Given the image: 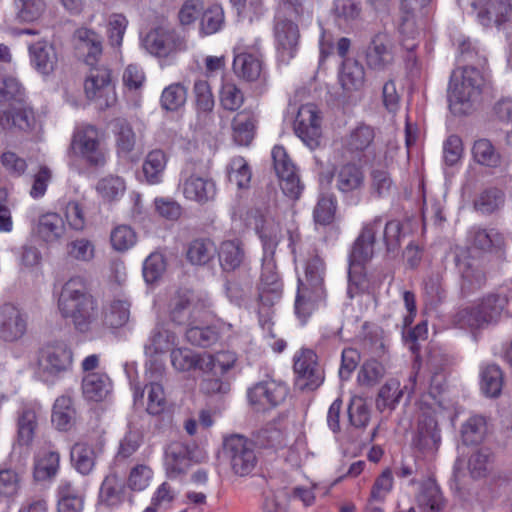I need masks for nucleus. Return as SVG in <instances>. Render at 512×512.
<instances>
[{
	"mask_svg": "<svg viewBox=\"0 0 512 512\" xmlns=\"http://www.w3.org/2000/svg\"><path fill=\"white\" fill-rule=\"evenodd\" d=\"M58 308L81 333L90 331L99 316L97 302L88 292L85 279L79 276L70 278L63 286Z\"/></svg>",
	"mask_w": 512,
	"mask_h": 512,
	"instance_id": "1",
	"label": "nucleus"
},
{
	"mask_svg": "<svg viewBox=\"0 0 512 512\" xmlns=\"http://www.w3.org/2000/svg\"><path fill=\"white\" fill-rule=\"evenodd\" d=\"M325 264L315 255L311 257L305 267V277L299 279L297 295L294 304L295 315L302 324L324 304L326 289L324 286Z\"/></svg>",
	"mask_w": 512,
	"mask_h": 512,
	"instance_id": "2",
	"label": "nucleus"
},
{
	"mask_svg": "<svg viewBox=\"0 0 512 512\" xmlns=\"http://www.w3.org/2000/svg\"><path fill=\"white\" fill-rule=\"evenodd\" d=\"M67 156L70 160L82 161L90 168H103L107 163L108 150L101 131L92 124L77 125L67 148Z\"/></svg>",
	"mask_w": 512,
	"mask_h": 512,
	"instance_id": "3",
	"label": "nucleus"
},
{
	"mask_svg": "<svg viewBox=\"0 0 512 512\" xmlns=\"http://www.w3.org/2000/svg\"><path fill=\"white\" fill-rule=\"evenodd\" d=\"M260 239L263 247V257L258 298L263 308H270L280 300L283 292V283L277 272L274 258L279 243V236L277 232L262 230Z\"/></svg>",
	"mask_w": 512,
	"mask_h": 512,
	"instance_id": "4",
	"label": "nucleus"
},
{
	"mask_svg": "<svg viewBox=\"0 0 512 512\" xmlns=\"http://www.w3.org/2000/svg\"><path fill=\"white\" fill-rule=\"evenodd\" d=\"M484 77L482 73L473 66H467L461 71H453L449 88V107L455 115L468 114L482 91Z\"/></svg>",
	"mask_w": 512,
	"mask_h": 512,
	"instance_id": "5",
	"label": "nucleus"
},
{
	"mask_svg": "<svg viewBox=\"0 0 512 512\" xmlns=\"http://www.w3.org/2000/svg\"><path fill=\"white\" fill-rule=\"evenodd\" d=\"M507 305L506 294L489 293L475 305L458 310L454 315V323L460 328H482L497 323Z\"/></svg>",
	"mask_w": 512,
	"mask_h": 512,
	"instance_id": "6",
	"label": "nucleus"
},
{
	"mask_svg": "<svg viewBox=\"0 0 512 512\" xmlns=\"http://www.w3.org/2000/svg\"><path fill=\"white\" fill-rule=\"evenodd\" d=\"M439 412L440 405L437 407L423 406L417 420L413 446L424 458H434L441 445Z\"/></svg>",
	"mask_w": 512,
	"mask_h": 512,
	"instance_id": "7",
	"label": "nucleus"
},
{
	"mask_svg": "<svg viewBox=\"0 0 512 512\" xmlns=\"http://www.w3.org/2000/svg\"><path fill=\"white\" fill-rule=\"evenodd\" d=\"M222 455L229 462L233 473L238 476L250 474L257 464L253 442L240 434L224 437Z\"/></svg>",
	"mask_w": 512,
	"mask_h": 512,
	"instance_id": "8",
	"label": "nucleus"
},
{
	"mask_svg": "<svg viewBox=\"0 0 512 512\" xmlns=\"http://www.w3.org/2000/svg\"><path fill=\"white\" fill-rule=\"evenodd\" d=\"M73 354L63 342L46 345L40 351L38 366L39 373L45 382H54L71 370Z\"/></svg>",
	"mask_w": 512,
	"mask_h": 512,
	"instance_id": "9",
	"label": "nucleus"
},
{
	"mask_svg": "<svg viewBox=\"0 0 512 512\" xmlns=\"http://www.w3.org/2000/svg\"><path fill=\"white\" fill-rule=\"evenodd\" d=\"M205 303L191 290H179L170 299L169 317L177 325L198 323Z\"/></svg>",
	"mask_w": 512,
	"mask_h": 512,
	"instance_id": "10",
	"label": "nucleus"
},
{
	"mask_svg": "<svg viewBox=\"0 0 512 512\" xmlns=\"http://www.w3.org/2000/svg\"><path fill=\"white\" fill-rule=\"evenodd\" d=\"M87 98L94 101L97 107L104 110L116 102L115 87L111 80V72L106 67H93L85 81Z\"/></svg>",
	"mask_w": 512,
	"mask_h": 512,
	"instance_id": "11",
	"label": "nucleus"
},
{
	"mask_svg": "<svg viewBox=\"0 0 512 512\" xmlns=\"http://www.w3.org/2000/svg\"><path fill=\"white\" fill-rule=\"evenodd\" d=\"M142 46L151 55L168 57L187 48L186 39L175 30L162 27L152 29L142 39Z\"/></svg>",
	"mask_w": 512,
	"mask_h": 512,
	"instance_id": "12",
	"label": "nucleus"
},
{
	"mask_svg": "<svg viewBox=\"0 0 512 512\" xmlns=\"http://www.w3.org/2000/svg\"><path fill=\"white\" fill-rule=\"evenodd\" d=\"M322 117L317 106L312 103L302 105L294 121V132L310 149L320 145Z\"/></svg>",
	"mask_w": 512,
	"mask_h": 512,
	"instance_id": "13",
	"label": "nucleus"
},
{
	"mask_svg": "<svg viewBox=\"0 0 512 512\" xmlns=\"http://www.w3.org/2000/svg\"><path fill=\"white\" fill-rule=\"evenodd\" d=\"M294 371L296 386L300 390L313 391L324 380L323 370L317 362V355L310 349H302L295 355Z\"/></svg>",
	"mask_w": 512,
	"mask_h": 512,
	"instance_id": "14",
	"label": "nucleus"
},
{
	"mask_svg": "<svg viewBox=\"0 0 512 512\" xmlns=\"http://www.w3.org/2000/svg\"><path fill=\"white\" fill-rule=\"evenodd\" d=\"M28 315L12 303L0 305V339L7 343L20 340L27 332Z\"/></svg>",
	"mask_w": 512,
	"mask_h": 512,
	"instance_id": "15",
	"label": "nucleus"
},
{
	"mask_svg": "<svg viewBox=\"0 0 512 512\" xmlns=\"http://www.w3.org/2000/svg\"><path fill=\"white\" fill-rule=\"evenodd\" d=\"M288 394L285 384L275 380L257 383L248 391L249 402L256 410H266L281 404Z\"/></svg>",
	"mask_w": 512,
	"mask_h": 512,
	"instance_id": "16",
	"label": "nucleus"
},
{
	"mask_svg": "<svg viewBox=\"0 0 512 512\" xmlns=\"http://www.w3.org/2000/svg\"><path fill=\"white\" fill-rule=\"evenodd\" d=\"M181 189L186 199L199 204L212 201L217 193L216 184L212 178L190 173L188 170L182 172Z\"/></svg>",
	"mask_w": 512,
	"mask_h": 512,
	"instance_id": "17",
	"label": "nucleus"
},
{
	"mask_svg": "<svg viewBox=\"0 0 512 512\" xmlns=\"http://www.w3.org/2000/svg\"><path fill=\"white\" fill-rule=\"evenodd\" d=\"M274 37L279 59L288 63L297 52L300 38L298 26L291 20L277 17L274 24Z\"/></svg>",
	"mask_w": 512,
	"mask_h": 512,
	"instance_id": "18",
	"label": "nucleus"
},
{
	"mask_svg": "<svg viewBox=\"0 0 512 512\" xmlns=\"http://www.w3.org/2000/svg\"><path fill=\"white\" fill-rule=\"evenodd\" d=\"M393 61L394 52L391 39L385 33L376 34L366 50L368 67L379 71L385 70Z\"/></svg>",
	"mask_w": 512,
	"mask_h": 512,
	"instance_id": "19",
	"label": "nucleus"
},
{
	"mask_svg": "<svg viewBox=\"0 0 512 512\" xmlns=\"http://www.w3.org/2000/svg\"><path fill=\"white\" fill-rule=\"evenodd\" d=\"M158 375H162V367L157 366L155 372L150 371L148 378L150 383L145 385L144 389L135 387L134 401L135 404L142 402L145 390H147V407L146 411L151 415H159L166 408V397L163 386L154 381Z\"/></svg>",
	"mask_w": 512,
	"mask_h": 512,
	"instance_id": "20",
	"label": "nucleus"
},
{
	"mask_svg": "<svg viewBox=\"0 0 512 512\" xmlns=\"http://www.w3.org/2000/svg\"><path fill=\"white\" fill-rule=\"evenodd\" d=\"M382 224L383 219L381 216H376L371 221L363 224L350 253L353 254L354 259L357 261H370L372 259L376 234L381 229Z\"/></svg>",
	"mask_w": 512,
	"mask_h": 512,
	"instance_id": "21",
	"label": "nucleus"
},
{
	"mask_svg": "<svg viewBox=\"0 0 512 512\" xmlns=\"http://www.w3.org/2000/svg\"><path fill=\"white\" fill-rule=\"evenodd\" d=\"M192 93L199 126L204 128L213 121L215 99L211 86L208 81L198 79L194 82Z\"/></svg>",
	"mask_w": 512,
	"mask_h": 512,
	"instance_id": "22",
	"label": "nucleus"
},
{
	"mask_svg": "<svg viewBox=\"0 0 512 512\" xmlns=\"http://www.w3.org/2000/svg\"><path fill=\"white\" fill-rule=\"evenodd\" d=\"M33 231L41 241L54 244L64 237L66 226L60 214L47 212L37 218Z\"/></svg>",
	"mask_w": 512,
	"mask_h": 512,
	"instance_id": "23",
	"label": "nucleus"
},
{
	"mask_svg": "<svg viewBox=\"0 0 512 512\" xmlns=\"http://www.w3.org/2000/svg\"><path fill=\"white\" fill-rule=\"evenodd\" d=\"M335 187L342 194H352L361 191L365 176L360 165L347 162L340 165L335 171Z\"/></svg>",
	"mask_w": 512,
	"mask_h": 512,
	"instance_id": "24",
	"label": "nucleus"
},
{
	"mask_svg": "<svg viewBox=\"0 0 512 512\" xmlns=\"http://www.w3.org/2000/svg\"><path fill=\"white\" fill-rule=\"evenodd\" d=\"M461 270V294L469 296L484 287L486 272L481 260L471 258L463 262Z\"/></svg>",
	"mask_w": 512,
	"mask_h": 512,
	"instance_id": "25",
	"label": "nucleus"
},
{
	"mask_svg": "<svg viewBox=\"0 0 512 512\" xmlns=\"http://www.w3.org/2000/svg\"><path fill=\"white\" fill-rule=\"evenodd\" d=\"M126 499V486L115 472H110L103 479L99 489V504L107 508H117Z\"/></svg>",
	"mask_w": 512,
	"mask_h": 512,
	"instance_id": "26",
	"label": "nucleus"
},
{
	"mask_svg": "<svg viewBox=\"0 0 512 512\" xmlns=\"http://www.w3.org/2000/svg\"><path fill=\"white\" fill-rule=\"evenodd\" d=\"M101 452V447L93 446L87 442H77L70 451L71 464L78 473L88 476L94 471L97 458Z\"/></svg>",
	"mask_w": 512,
	"mask_h": 512,
	"instance_id": "27",
	"label": "nucleus"
},
{
	"mask_svg": "<svg viewBox=\"0 0 512 512\" xmlns=\"http://www.w3.org/2000/svg\"><path fill=\"white\" fill-rule=\"evenodd\" d=\"M234 73L246 82H255L265 79L263 61L252 53H239L233 61Z\"/></svg>",
	"mask_w": 512,
	"mask_h": 512,
	"instance_id": "28",
	"label": "nucleus"
},
{
	"mask_svg": "<svg viewBox=\"0 0 512 512\" xmlns=\"http://www.w3.org/2000/svg\"><path fill=\"white\" fill-rule=\"evenodd\" d=\"M476 9L478 20L484 27L502 25L509 19L512 12L509 0H489Z\"/></svg>",
	"mask_w": 512,
	"mask_h": 512,
	"instance_id": "29",
	"label": "nucleus"
},
{
	"mask_svg": "<svg viewBox=\"0 0 512 512\" xmlns=\"http://www.w3.org/2000/svg\"><path fill=\"white\" fill-rule=\"evenodd\" d=\"M32 66L43 76L50 75L56 68L58 59L55 48L44 41L29 46Z\"/></svg>",
	"mask_w": 512,
	"mask_h": 512,
	"instance_id": "30",
	"label": "nucleus"
},
{
	"mask_svg": "<svg viewBox=\"0 0 512 512\" xmlns=\"http://www.w3.org/2000/svg\"><path fill=\"white\" fill-rule=\"evenodd\" d=\"M35 121L32 108L26 103L10 106L9 109H0V125L4 128L18 127L21 130L30 129Z\"/></svg>",
	"mask_w": 512,
	"mask_h": 512,
	"instance_id": "31",
	"label": "nucleus"
},
{
	"mask_svg": "<svg viewBox=\"0 0 512 512\" xmlns=\"http://www.w3.org/2000/svg\"><path fill=\"white\" fill-rule=\"evenodd\" d=\"M177 336L174 332L166 328L165 324L157 323L152 329L147 342L145 343V354L153 357L158 354H164L172 351L176 345Z\"/></svg>",
	"mask_w": 512,
	"mask_h": 512,
	"instance_id": "32",
	"label": "nucleus"
},
{
	"mask_svg": "<svg viewBox=\"0 0 512 512\" xmlns=\"http://www.w3.org/2000/svg\"><path fill=\"white\" fill-rule=\"evenodd\" d=\"M188 447L181 442L170 443L165 450V467L169 477L175 478L190 467Z\"/></svg>",
	"mask_w": 512,
	"mask_h": 512,
	"instance_id": "33",
	"label": "nucleus"
},
{
	"mask_svg": "<svg viewBox=\"0 0 512 512\" xmlns=\"http://www.w3.org/2000/svg\"><path fill=\"white\" fill-rule=\"evenodd\" d=\"M57 512H82L84 497L69 479H62L57 488Z\"/></svg>",
	"mask_w": 512,
	"mask_h": 512,
	"instance_id": "34",
	"label": "nucleus"
},
{
	"mask_svg": "<svg viewBox=\"0 0 512 512\" xmlns=\"http://www.w3.org/2000/svg\"><path fill=\"white\" fill-rule=\"evenodd\" d=\"M339 81L347 94L360 90L365 81L364 67L354 59H345L339 73Z\"/></svg>",
	"mask_w": 512,
	"mask_h": 512,
	"instance_id": "35",
	"label": "nucleus"
},
{
	"mask_svg": "<svg viewBox=\"0 0 512 512\" xmlns=\"http://www.w3.org/2000/svg\"><path fill=\"white\" fill-rule=\"evenodd\" d=\"M416 500L420 512H441L445 505L438 485L431 479L421 484Z\"/></svg>",
	"mask_w": 512,
	"mask_h": 512,
	"instance_id": "36",
	"label": "nucleus"
},
{
	"mask_svg": "<svg viewBox=\"0 0 512 512\" xmlns=\"http://www.w3.org/2000/svg\"><path fill=\"white\" fill-rule=\"evenodd\" d=\"M37 413L33 405H25L18 412L17 439L20 445L28 446L32 443L38 425Z\"/></svg>",
	"mask_w": 512,
	"mask_h": 512,
	"instance_id": "37",
	"label": "nucleus"
},
{
	"mask_svg": "<svg viewBox=\"0 0 512 512\" xmlns=\"http://www.w3.org/2000/svg\"><path fill=\"white\" fill-rule=\"evenodd\" d=\"M374 138V129L367 124L361 123L350 130L343 138V147L350 153H360L370 147Z\"/></svg>",
	"mask_w": 512,
	"mask_h": 512,
	"instance_id": "38",
	"label": "nucleus"
},
{
	"mask_svg": "<svg viewBox=\"0 0 512 512\" xmlns=\"http://www.w3.org/2000/svg\"><path fill=\"white\" fill-rule=\"evenodd\" d=\"M110 379L104 373L91 372L82 380V392L86 399L91 401L103 400L110 391Z\"/></svg>",
	"mask_w": 512,
	"mask_h": 512,
	"instance_id": "39",
	"label": "nucleus"
},
{
	"mask_svg": "<svg viewBox=\"0 0 512 512\" xmlns=\"http://www.w3.org/2000/svg\"><path fill=\"white\" fill-rule=\"evenodd\" d=\"M219 261L223 270L234 271L245 259V252L239 240H227L219 248Z\"/></svg>",
	"mask_w": 512,
	"mask_h": 512,
	"instance_id": "40",
	"label": "nucleus"
},
{
	"mask_svg": "<svg viewBox=\"0 0 512 512\" xmlns=\"http://www.w3.org/2000/svg\"><path fill=\"white\" fill-rule=\"evenodd\" d=\"M426 0H401V20L399 24V32L406 39H415L419 34L416 22L414 19V11L423 7Z\"/></svg>",
	"mask_w": 512,
	"mask_h": 512,
	"instance_id": "41",
	"label": "nucleus"
},
{
	"mask_svg": "<svg viewBox=\"0 0 512 512\" xmlns=\"http://www.w3.org/2000/svg\"><path fill=\"white\" fill-rule=\"evenodd\" d=\"M46 11L45 0H13L14 17L19 23H33Z\"/></svg>",
	"mask_w": 512,
	"mask_h": 512,
	"instance_id": "42",
	"label": "nucleus"
},
{
	"mask_svg": "<svg viewBox=\"0 0 512 512\" xmlns=\"http://www.w3.org/2000/svg\"><path fill=\"white\" fill-rule=\"evenodd\" d=\"M72 398L68 395L58 397L53 406L52 422L58 430H69L75 419Z\"/></svg>",
	"mask_w": 512,
	"mask_h": 512,
	"instance_id": "43",
	"label": "nucleus"
},
{
	"mask_svg": "<svg viewBox=\"0 0 512 512\" xmlns=\"http://www.w3.org/2000/svg\"><path fill=\"white\" fill-rule=\"evenodd\" d=\"M404 393L400 382L396 379L388 380L379 390L376 398V408L380 412L393 411Z\"/></svg>",
	"mask_w": 512,
	"mask_h": 512,
	"instance_id": "44",
	"label": "nucleus"
},
{
	"mask_svg": "<svg viewBox=\"0 0 512 512\" xmlns=\"http://www.w3.org/2000/svg\"><path fill=\"white\" fill-rule=\"evenodd\" d=\"M367 262L368 261H357L354 259L353 254L349 255V286L347 293L350 298H353L360 292L368 290L370 287L364 267Z\"/></svg>",
	"mask_w": 512,
	"mask_h": 512,
	"instance_id": "45",
	"label": "nucleus"
},
{
	"mask_svg": "<svg viewBox=\"0 0 512 512\" xmlns=\"http://www.w3.org/2000/svg\"><path fill=\"white\" fill-rule=\"evenodd\" d=\"M25 99V88L17 78L9 75L0 76V102L14 106L23 104Z\"/></svg>",
	"mask_w": 512,
	"mask_h": 512,
	"instance_id": "46",
	"label": "nucleus"
},
{
	"mask_svg": "<svg viewBox=\"0 0 512 512\" xmlns=\"http://www.w3.org/2000/svg\"><path fill=\"white\" fill-rule=\"evenodd\" d=\"M233 139L241 146H247L254 137L255 119L247 112L238 113L232 121Z\"/></svg>",
	"mask_w": 512,
	"mask_h": 512,
	"instance_id": "47",
	"label": "nucleus"
},
{
	"mask_svg": "<svg viewBox=\"0 0 512 512\" xmlns=\"http://www.w3.org/2000/svg\"><path fill=\"white\" fill-rule=\"evenodd\" d=\"M167 164V157L160 149L149 152L143 163V173L146 181L150 184H157L161 181Z\"/></svg>",
	"mask_w": 512,
	"mask_h": 512,
	"instance_id": "48",
	"label": "nucleus"
},
{
	"mask_svg": "<svg viewBox=\"0 0 512 512\" xmlns=\"http://www.w3.org/2000/svg\"><path fill=\"white\" fill-rule=\"evenodd\" d=\"M117 153L120 156L129 155L136 143V135L130 123L124 118H117L114 121Z\"/></svg>",
	"mask_w": 512,
	"mask_h": 512,
	"instance_id": "49",
	"label": "nucleus"
},
{
	"mask_svg": "<svg viewBox=\"0 0 512 512\" xmlns=\"http://www.w3.org/2000/svg\"><path fill=\"white\" fill-rule=\"evenodd\" d=\"M216 246L209 239H195L187 249V259L193 265L208 264L215 256Z\"/></svg>",
	"mask_w": 512,
	"mask_h": 512,
	"instance_id": "50",
	"label": "nucleus"
},
{
	"mask_svg": "<svg viewBox=\"0 0 512 512\" xmlns=\"http://www.w3.org/2000/svg\"><path fill=\"white\" fill-rule=\"evenodd\" d=\"M472 245L480 250L489 251L492 248H500L504 243L503 235L496 229L472 228L470 233Z\"/></svg>",
	"mask_w": 512,
	"mask_h": 512,
	"instance_id": "51",
	"label": "nucleus"
},
{
	"mask_svg": "<svg viewBox=\"0 0 512 512\" xmlns=\"http://www.w3.org/2000/svg\"><path fill=\"white\" fill-rule=\"evenodd\" d=\"M171 363L178 371L200 369L204 371V355L201 356L189 348H177L171 351Z\"/></svg>",
	"mask_w": 512,
	"mask_h": 512,
	"instance_id": "52",
	"label": "nucleus"
},
{
	"mask_svg": "<svg viewBox=\"0 0 512 512\" xmlns=\"http://www.w3.org/2000/svg\"><path fill=\"white\" fill-rule=\"evenodd\" d=\"M23 475L12 469L4 468L0 470V497L7 501H14L21 490Z\"/></svg>",
	"mask_w": 512,
	"mask_h": 512,
	"instance_id": "53",
	"label": "nucleus"
},
{
	"mask_svg": "<svg viewBox=\"0 0 512 512\" xmlns=\"http://www.w3.org/2000/svg\"><path fill=\"white\" fill-rule=\"evenodd\" d=\"M481 390L487 397L500 395L503 385V374L499 366L489 364L481 371Z\"/></svg>",
	"mask_w": 512,
	"mask_h": 512,
	"instance_id": "54",
	"label": "nucleus"
},
{
	"mask_svg": "<svg viewBox=\"0 0 512 512\" xmlns=\"http://www.w3.org/2000/svg\"><path fill=\"white\" fill-rule=\"evenodd\" d=\"M187 87L182 83H172L165 87L160 97V105L166 111H177L187 100Z\"/></svg>",
	"mask_w": 512,
	"mask_h": 512,
	"instance_id": "55",
	"label": "nucleus"
},
{
	"mask_svg": "<svg viewBox=\"0 0 512 512\" xmlns=\"http://www.w3.org/2000/svg\"><path fill=\"white\" fill-rule=\"evenodd\" d=\"M66 255L73 261L88 263L94 259L95 246L87 238H76L67 242Z\"/></svg>",
	"mask_w": 512,
	"mask_h": 512,
	"instance_id": "56",
	"label": "nucleus"
},
{
	"mask_svg": "<svg viewBox=\"0 0 512 512\" xmlns=\"http://www.w3.org/2000/svg\"><path fill=\"white\" fill-rule=\"evenodd\" d=\"M394 187L388 170L384 167H373L370 171V191L377 198L387 197Z\"/></svg>",
	"mask_w": 512,
	"mask_h": 512,
	"instance_id": "57",
	"label": "nucleus"
},
{
	"mask_svg": "<svg viewBox=\"0 0 512 512\" xmlns=\"http://www.w3.org/2000/svg\"><path fill=\"white\" fill-rule=\"evenodd\" d=\"M224 24V12L220 5L212 4L203 9L200 18V33L212 35L221 30Z\"/></svg>",
	"mask_w": 512,
	"mask_h": 512,
	"instance_id": "58",
	"label": "nucleus"
},
{
	"mask_svg": "<svg viewBox=\"0 0 512 512\" xmlns=\"http://www.w3.org/2000/svg\"><path fill=\"white\" fill-rule=\"evenodd\" d=\"M347 412L351 427L358 431H363L370 422L369 407L361 397L351 399Z\"/></svg>",
	"mask_w": 512,
	"mask_h": 512,
	"instance_id": "59",
	"label": "nucleus"
},
{
	"mask_svg": "<svg viewBox=\"0 0 512 512\" xmlns=\"http://www.w3.org/2000/svg\"><path fill=\"white\" fill-rule=\"evenodd\" d=\"M486 420L483 416H471L462 425L461 436L462 440L467 445H473L481 442L486 434Z\"/></svg>",
	"mask_w": 512,
	"mask_h": 512,
	"instance_id": "60",
	"label": "nucleus"
},
{
	"mask_svg": "<svg viewBox=\"0 0 512 512\" xmlns=\"http://www.w3.org/2000/svg\"><path fill=\"white\" fill-rule=\"evenodd\" d=\"M185 336L192 345L200 347L211 346L219 338L218 331L214 327L199 326L197 323L188 325Z\"/></svg>",
	"mask_w": 512,
	"mask_h": 512,
	"instance_id": "61",
	"label": "nucleus"
},
{
	"mask_svg": "<svg viewBox=\"0 0 512 512\" xmlns=\"http://www.w3.org/2000/svg\"><path fill=\"white\" fill-rule=\"evenodd\" d=\"M221 107L227 111H236L244 103L242 90L232 81H224L219 91Z\"/></svg>",
	"mask_w": 512,
	"mask_h": 512,
	"instance_id": "62",
	"label": "nucleus"
},
{
	"mask_svg": "<svg viewBox=\"0 0 512 512\" xmlns=\"http://www.w3.org/2000/svg\"><path fill=\"white\" fill-rule=\"evenodd\" d=\"M60 455L57 452H47L40 457L34 466V479L45 481L54 478L59 470Z\"/></svg>",
	"mask_w": 512,
	"mask_h": 512,
	"instance_id": "63",
	"label": "nucleus"
},
{
	"mask_svg": "<svg viewBox=\"0 0 512 512\" xmlns=\"http://www.w3.org/2000/svg\"><path fill=\"white\" fill-rule=\"evenodd\" d=\"M130 318V303L123 299H114L105 313V322L112 328L124 326Z\"/></svg>",
	"mask_w": 512,
	"mask_h": 512,
	"instance_id": "64",
	"label": "nucleus"
}]
</instances>
